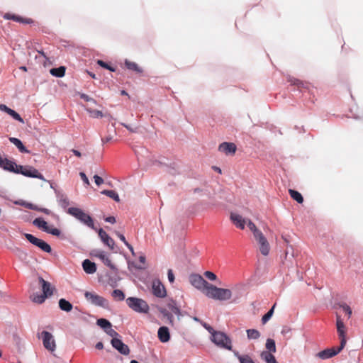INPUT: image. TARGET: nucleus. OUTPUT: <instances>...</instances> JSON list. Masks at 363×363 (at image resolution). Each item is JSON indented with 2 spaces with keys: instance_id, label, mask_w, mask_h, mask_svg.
Wrapping results in <instances>:
<instances>
[{
  "instance_id": "1",
  "label": "nucleus",
  "mask_w": 363,
  "mask_h": 363,
  "mask_svg": "<svg viewBox=\"0 0 363 363\" xmlns=\"http://www.w3.org/2000/svg\"><path fill=\"white\" fill-rule=\"evenodd\" d=\"M67 213L75 218L84 225L94 230H97L94 226L93 218L82 209L77 207H71L67 209Z\"/></svg>"
},
{
  "instance_id": "2",
  "label": "nucleus",
  "mask_w": 363,
  "mask_h": 363,
  "mask_svg": "<svg viewBox=\"0 0 363 363\" xmlns=\"http://www.w3.org/2000/svg\"><path fill=\"white\" fill-rule=\"evenodd\" d=\"M208 298L220 301H228L232 298L233 293L228 289L219 288L213 284L209 286V289L206 292Z\"/></svg>"
},
{
  "instance_id": "3",
  "label": "nucleus",
  "mask_w": 363,
  "mask_h": 363,
  "mask_svg": "<svg viewBox=\"0 0 363 363\" xmlns=\"http://www.w3.org/2000/svg\"><path fill=\"white\" fill-rule=\"evenodd\" d=\"M39 283L42 286L43 294H33L30 296L31 300L37 303H42L45 301L48 296L52 295V289L50 284L45 281L43 277L38 278Z\"/></svg>"
},
{
  "instance_id": "4",
  "label": "nucleus",
  "mask_w": 363,
  "mask_h": 363,
  "mask_svg": "<svg viewBox=\"0 0 363 363\" xmlns=\"http://www.w3.org/2000/svg\"><path fill=\"white\" fill-rule=\"evenodd\" d=\"M211 340L218 347L228 350H232V341L224 333L218 331L211 336Z\"/></svg>"
},
{
  "instance_id": "5",
  "label": "nucleus",
  "mask_w": 363,
  "mask_h": 363,
  "mask_svg": "<svg viewBox=\"0 0 363 363\" xmlns=\"http://www.w3.org/2000/svg\"><path fill=\"white\" fill-rule=\"evenodd\" d=\"M126 303L132 310L137 313H147L150 309L147 302L139 298L129 297L126 299Z\"/></svg>"
},
{
  "instance_id": "6",
  "label": "nucleus",
  "mask_w": 363,
  "mask_h": 363,
  "mask_svg": "<svg viewBox=\"0 0 363 363\" xmlns=\"http://www.w3.org/2000/svg\"><path fill=\"white\" fill-rule=\"evenodd\" d=\"M189 281L191 284L198 290L201 291L206 295V292L209 289L211 284L206 281L201 275L193 274L189 276Z\"/></svg>"
},
{
  "instance_id": "7",
  "label": "nucleus",
  "mask_w": 363,
  "mask_h": 363,
  "mask_svg": "<svg viewBox=\"0 0 363 363\" xmlns=\"http://www.w3.org/2000/svg\"><path fill=\"white\" fill-rule=\"evenodd\" d=\"M24 236L31 244L39 247L43 252L48 253H50L52 252L50 245L44 240L37 238L32 234L29 233H25Z\"/></svg>"
},
{
  "instance_id": "8",
  "label": "nucleus",
  "mask_w": 363,
  "mask_h": 363,
  "mask_svg": "<svg viewBox=\"0 0 363 363\" xmlns=\"http://www.w3.org/2000/svg\"><path fill=\"white\" fill-rule=\"evenodd\" d=\"M84 296L89 303L94 306H101L103 308L108 307L107 300L94 292L86 291L84 293Z\"/></svg>"
},
{
  "instance_id": "9",
  "label": "nucleus",
  "mask_w": 363,
  "mask_h": 363,
  "mask_svg": "<svg viewBox=\"0 0 363 363\" xmlns=\"http://www.w3.org/2000/svg\"><path fill=\"white\" fill-rule=\"evenodd\" d=\"M18 174H23L28 177L38 178L43 181H45L43 175L40 174L35 168L31 166H22L18 167Z\"/></svg>"
},
{
  "instance_id": "10",
  "label": "nucleus",
  "mask_w": 363,
  "mask_h": 363,
  "mask_svg": "<svg viewBox=\"0 0 363 363\" xmlns=\"http://www.w3.org/2000/svg\"><path fill=\"white\" fill-rule=\"evenodd\" d=\"M40 337L44 347L50 352H55L56 350V342L54 336L50 332L44 330L41 333Z\"/></svg>"
},
{
  "instance_id": "11",
  "label": "nucleus",
  "mask_w": 363,
  "mask_h": 363,
  "mask_svg": "<svg viewBox=\"0 0 363 363\" xmlns=\"http://www.w3.org/2000/svg\"><path fill=\"white\" fill-rule=\"evenodd\" d=\"M336 327L340 339V345H341L342 347H345L347 342V328L340 316L338 315H336Z\"/></svg>"
},
{
  "instance_id": "12",
  "label": "nucleus",
  "mask_w": 363,
  "mask_h": 363,
  "mask_svg": "<svg viewBox=\"0 0 363 363\" xmlns=\"http://www.w3.org/2000/svg\"><path fill=\"white\" fill-rule=\"evenodd\" d=\"M344 347L340 345L336 347L327 348L317 353L316 356L321 359H328L339 354Z\"/></svg>"
},
{
  "instance_id": "13",
  "label": "nucleus",
  "mask_w": 363,
  "mask_h": 363,
  "mask_svg": "<svg viewBox=\"0 0 363 363\" xmlns=\"http://www.w3.org/2000/svg\"><path fill=\"white\" fill-rule=\"evenodd\" d=\"M152 294L159 298H163L167 295L164 285L158 279H155L152 281Z\"/></svg>"
},
{
  "instance_id": "14",
  "label": "nucleus",
  "mask_w": 363,
  "mask_h": 363,
  "mask_svg": "<svg viewBox=\"0 0 363 363\" xmlns=\"http://www.w3.org/2000/svg\"><path fill=\"white\" fill-rule=\"evenodd\" d=\"M111 343L116 350L123 355H128L130 353L128 346L124 344L121 340L118 338H112Z\"/></svg>"
},
{
  "instance_id": "15",
  "label": "nucleus",
  "mask_w": 363,
  "mask_h": 363,
  "mask_svg": "<svg viewBox=\"0 0 363 363\" xmlns=\"http://www.w3.org/2000/svg\"><path fill=\"white\" fill-rule=\"evenodd\" d=\"M230 220L238 228L241 230L245 229V225H247V222L250 220V219L244 218L241 215L235 213H230Z\"/></svg>"
},
{
  "instance_id": "16",
  "label": "nucleus",
  "mask_w": 363,
  "mask_h": 363,
  "mask_svg": "<svg viewBox=\"0 0 363 363\" xmlns=\"http://www.w3.org/2000/svg\"><path fill=\"white\" fill-rule=\"evenodd\" d=\"M91 255L99 258L104 264L113 270H116V266L111 262V259L106 256V253L101 250H95Z\"/></svg>"
},
{
  "instance_id": "17",
  "label": "nucleus",
  "mask_w": 363,
  "mask_h": 363,
  "mask_svg": "<svg viewBox=\"0 0 363 363\" xmlns=\"http://www.w3.org/2000/svg\"><path fill=\"white\" fill-rule=\"evenodd\" d=\"M247 227L253 233L254 238L258 244L267 240L263 233L256 227V225H255L254 223L252 222V220H249L247 222Z\"/></svg>"
},
{
  "instance_id": "18",
  "label": "nucleus",
  "mask_w": 363,
  "mask_h": 363,
  "mask_svg": "<svg viewBox=\"0 0 363 363\" xmlns=\"http://www.w3.org/2000/svg\"><path fill=\"white\" fill-rule=\"evenodd\" d=\"M1 164L0 165V167L3 168L5 170L9 171L11 172H13L16 174H18V167L20 165H18L16 164V162L9 160L6 158L3 159L2 158V162H1Z\"/></svg>"
},
{
  "instance_id": "19",
  "label": "nucleus",
  "mask_w": 363,
  "mask_h": 363,
  "mask_svg": "<svg viewBox=\"0 0 363 363\" xmlns=\"http://www.w3.org/2000/svg\"><path fill=\"white\" fill-rule=\"evenodd\" d=\"M99 236L104 245L108 246L111 250L114 249V240L102 229L98 230Z\"/></svg>"
},
{
  "instance_id": "20",
  "label": "nucleus",
  "mask_w": 363,
  "mask_h": 363,
  "mask_svg": "<svg viewBox=\"0 0 363 363\" xmlns=\"http://www.w3.org/2000/svg\"><path fill=\"white\" fill-rule=\"evenodd\" d=\"M218 150L225 155H233L236 152L237 147L233 143L224 142L219 145Z\"/></svg>"
},
{
  "instance_id": "21",
  "label": "nucleus",
  "mask_w": 363,
  "mask_h": 363,
  "mask_svg": "<svg viewBox=\"0 0 363 363\" xmlns=\"http://www.w3.org/2000/svg\"><path fill=\"white\" fill-rule=\"evenodd\" d=\"M0 111L6 112L7 114L11 116L13 119L19 121L20 123H24V121L21 118V116L14 110L9 108L5 104H0Z\"/></svg>"
},
{
  "instance_id": "22",
  "label": "nucleus",
  "mask_w": 363,
  "mask_h": 363,
  "mask_svg": "<svg viewBox=\"0 0 363 363\" xmlns=\"http://www.w3.org/2000/svg\"><path fill=\"white\" fill-rule=\"evenodd\" d=\"M157 336L160 342H167L170 340V333L166 326H162L158 329Z\"/></svg>"
},
{
  "instance_id": "23",
  "label": "nucleus",
  "mask_w": 363,
  "mask_h": 363,
  "mask_svg": "<svg viewBox=\"0 0 363 363\" xmlns=\"http://www.w3.org/2000/svg\"><path fill=\"white\" fill-rule=\"evenodd\" d=\"M57 201L59 203V205L63 208H66L69 205V201L67 196L60 191H55Z\"/></svg>"
},
{
  "instance_id": "24",
  "label": "nucleus",
  "mask_w": 363,
  "mask_h": 363,
  "mask_svg": "<svg viewBox=\"0 0 363 363\" xmlns=\"http://www.w3.org/2000/svg\"><path fill=\"white\" fill-rule=\"evenodd\" d=\"M82 267L84 272L87 274H94L96 271V266L94 262H91L89 259H85L82 262Z\"/></svg>"
},
{
  "instance_id": "25",
  "label": "nucleus",
  "mask_w": 363,
  "mask_h": 363,
  "mask_svg": "<svg viewBox=\"0 0 363 363\" xmlns=\"http://www.w3.org/2000/svg\"><path fill=\"white\" fill-rule=\"evenodd\" d=\"M9 141L13 143L21 152L23 153H28L29 151L27 150V148L24 146L23 143L18 138L10 137Z\"/></svg>"
},
{
  "instance_id": "26",
  "label": "nucleus",
  "mask_w": 363,
  "mask_h": 363,
  "mask_svg": "<svg viewBox=\"0 0 363 363\" xmlns=\"http://www.w3.org/2000/svg\"><path fill=\"white\" fill-rule=\"evenodd\" d=\"M260 357L262 359H263L266 363H279L275 357L272 354V353H270L267 351H263Z\"/></svg>"
},
{
  "instance_id": "27",
  "label": "nucleus",
  "mask_w": 363,
  "mask_h": 363,
  "mask_svg": "<svg viewBox=\"0 0 363 363\" xmlns=\"http://www.w3.org/2000/svg\"><path fill=\"white\" fill-rule=\"evenodd\" d=\"M59 307L62 311L65 312H69L73 308L72 304L65 298L60 299Z\"/></svg>"
},
{
  "instance_id": "28",
  "label": "nucleus",
  "mask_w": 363,
  "mask_h": 363,
  "mask_svg": "<svg viewBox=\"0 0 363 363\" xmlns=\"http://www.w3.org/2000/svg\"><path fill=\"white\" fill-rule=\"evenodd\" d=\"M234 355L238 359L240 363H255L247 354L241 355L238 351H233Z\"/></svg>"
},
{
  "instance_id": "29",
  "label": "nucleus",
  "mask_w": 363,
  "mask_h": 363,
  "mask_svg": "<svg viewBox=\"0 0 363 363\" xmlns=\"http://www.w3.org/2000/svg\"><path fill=\"white\" fill-rule=\"evenodd\" d=\"M33 225L36 227H38V228H40L42 229L43 231H46L47 228H48V225L46 221H45L43 218H35L33 222Z\"/></svg>"
},
{
  "instance_id": "30",
  "label": "nucleus",
  "mask_w": 363,
  "mask_h": 363,
  "mask_svg": "<svg viewBox=\"0 0 363 363\" xmlns=\"http://www.w3.org/2000/svg\"><path fill=\"white\" fill-rule=\"evenodd\" d=\"M50 72L52 76L56 77H62L65 74V67L60 66L57 68H52L50 69Z\"/></svg>"
},
{
  "instance_id": "31",
  "label": "nucleus",
  "mask_w": 363,
  "mask_h": 363,
  "mask_svg": "<svg viewBox=\"0 0 363 363\" xmlns=\"http://www.w3.org/2000/svg\"><path fill=\"white\" fill-rule=\"evenodd\" d=\"M167 307L179 318V317L182 315L181 311L179 308L177 306V303L174 301H169V303H167Z\"/></svg>"
},
{
  "instance_id": "32",
  "label": "nucleus",
  "mask_w": 363,
  "mask_h": 363,
  "mask_svg": "<svg viewBox=\"0 0 363 363\" xmlns=\"http://www.w3.org/2000/svg\"><path fill=\"white\" fill-rule=\"evenodd\" d=\"M289 193L291 197L296 201L298 203H302L303 201V198L302 195L297 191L294 189H289Z\"/></svg>"
},
{
  "instance_id": "33",
  "label": "nucleus",
  "mask_w": 363,
  "mask_h": 363,
  "mask_svg": "<svg viewBox=\"0 0 363 363\" xmlns=\"http://www.w3.org/2000/svg\"><path fill=\"white\" fill-rule=\"evenodd\" d=\"M259 248L261 253L263 255L267 256L269 254V249H270L269 244L267 240H265V241L259 243Z\"/></svg>"
},
{
  "instance_id": "34",
  "label": "nucleus",
  "mask_w": 363,
  "mask_h": 363,
  "mask_svg": "<svg viewBox=\"0 0 363 363\" xmlns=\"http://www.w3.org/2000/svg\"><path fill=\"white\" fill-rule=\"evenodd\" d=\"M12 252L21 260L26 259L27 258L26 252L19 247L13 248Z\"/></svg>"
},
{
  "instance_id": "35",
  "label": "nucleus",
  "mask_w": 363,
  "mask_h": 363,
  "mask_svg": "<svg viewBox=\"0 0 363 363\" xmlns=\"http://www.w3.org/2000/svg\"><path fill=\"white\" fill-rule=\"evenodd\" d=\"M86 111L89 113V116L94 118H100L104 116L103 113L99 110L87 107L86 108Z\"/></svg>"
},
{
  "instance_id": "36",
  "label": "nucleus",
  "mask_w": 363,
  "mask_h": 363,
  "mask_svg": "<svg viewBox=\"0 0 363 363\" xmlns=\"http://www.w3.org/2000/svg\"><path fill=\"white\" fill-rule=\"evenodd\" d=\"M246 333L247 338L250 340H257L260 337L259 332L255 329H248Z\"/></svg>"
},
{
  "instance_id": "37",
  "label": "nucleus",
  "mask_w": 363,
  "mask_h": 363,
  "mask_svg": "<svg viewBox=\"0 0 363 363\" xmlns=\"http://www.w3.org/2000/svg\"><path fill=\"white\" fill-rule=\"evenodd\" d=\"M101 194L113 199L116 202L120 201L118 194L116 193V191L113 190H104L103 191H101Z\"/></svg>"
},
{
  "instance_id": "38",
  "label": "nucleus",
  "mask_w": 363,
  "mask_h": 363,
  "mask_svg": "<svg viewBox=\"0 0 363 363\" xmlns=\"http://www.w3.org/2000/svg\"><path fill=\"white\" fill-rule=\"evenodd\" d=\"M97 325L101 328L104 332L110 327L112 326L111 323L106 319L100 318L96 321Z\"/></svg>"
},
{
  "instance_id": "39",
  "label": "nucleus",
  "mask_w": 363,
  "mask_h": 363,
  "mask_svg": "<svg viewBox=\"0 0 363 363\" xmlns=\"http://www.w3.org/2000/svg\"><path fill=\"white\" fill-rule=\"evenodd\" d=\"M265 347H266L267 350H268L267 352H269L270 353H274L276 352L275 342L272 339L269 338L267 340Z\"/></svg>"
},
{
  "instance_id": "40",
  "label": "nucleus",
  "mask_w": 363,
  "mask_h": 363,
  "mask_svg": "<svg viewBox=\"0 0 363 363\" xmlns=\"http://www.w3.org/2000/svg\"><path fill=\"white\" fill-rule=\"evenodd\" d=\"M125 65L128 69L134 70L138 73L142 72V69L138 66V65L136 63H135L133 62H130L128 60H125Z\"/></svg>"
},
{
  "instance_id": "41",
  "label": "nucleus",
  "mask_w": 363,
  "mask_h": 363,
  "mask_svg": "<svg viewBox=\"0 0 363 363\" xmlns=\"http://www.w3.org/2000/svg\"><path fill=\"white\" fill-rule=\"evenodd\" d=\"M113 298L116 301H123L125 298L124 293L120 289H115L112 292Z\"/></svg>"
},
{
  "instance_id": "42",
  "label": "nucleus",
  "mask_w": 363,
  "mask_h": 363,
  "mask_svg": "<svg viewBox=\"0 0 363 363\" xmlns=\"http://www.w3.org/2000/svg\"><path fill=\"white\" fill-rule=\"evenodd\" d=\"M275 306L276 305L274 304L272 307V308L265 315H263V317L262 318V322L263 324H265L272 318V316L274 313V310Z\"/></svg>"
},
{
  "instance_id": "43",
  "label": "nucleus",
  "mask_w": 363,
  "mask_h": 363,
  "mask_svg": "<svg viewBox=\"0 0 363 363\" xmlns=\"http://www.w3.org/2000/svg\"><path fill=\"white\" fill-rule=\"evenodd\" d=\"M159 311L165 317L167 318V319L169 320V323L171 325L173 324V315L172 313H169L166 309L164 308H160L159 309Z\"/></svg>"
},
{
  "instance_id": "44",
  "label": "nucleus",
  "mask_w": 363,
  "mask_h": 363,
  "mask_svg": "<svg viewBox=\"0 0 363 363\" xmlns=\"http://www.w3.org/2000/svg\"><path fill=\"white\" fill-rule=\"evenodd\" d=\"M46 233H50L52 235H55V236H60L61 235V232L59 229L57 228H51L50 226H48V228H47Z\"/></svg>"
},
{
  "instance_id": "45",
  "label": "nucleus",
  "mask_w": 363,
  "mask_h": 363,
  "mask_svg": "<svg viewBox=\"0 0 363 363\" xmlns=\"http://www.w3.org/2000/svg\"><path fill=\"white\" fill-rule=\"evenodd\" d=\"M105 333L113 338H117L118 336V333L112 328V326H110Z\"/></svg>"
},
{
  "instance_id": "46",
  "label": "nucleus",
  "mask_w": 363,
  "mask_h": 363,
  "mask_svg": "<svg viewBox=\"0 0 363 363\" xmlns=\"http://www.w3.org/2000/svg\"><path fill=\"white\" fill-rule=\"evenodd\" d=\"M204 276L211 281H215L217 279L216 275L210 271H206L204 272Z\"/></svg>"
},
{
  "instance_id": "47",
  "label": "nucleus",
  "mask_w": 363,
  "mask_h": 363,
  "mask_svg": "<svg viewBox=\"0 0 363 363\" xmlns=\"http://www.w3.org/2000/svg\"><path fill=\"white\" fill-rule=\"evenodd\" d=\"M4 18H6L7 19H13V21H17V22H23V20L20 16L11 15L9 13H6L4 16Z\"/></svg>"
},
{
  "instance_id": "48",
  "label": "nucleus",
  "mask_w": 363,
  "mask_h": 363,
  "mask_svg": "<svg viewBox=\"0 0 363 363\" xmlns=\"http://www.w3.org/2000/svg\"><path fill=\"white\" fill-rule=\"evenodd\" d=\"M340 307L347 314L348 318H350V316L352 315V309H351V308L348 305H347V304H342V305L340 306Z\"/></svg>"
},
{
  "instance_id": "49",
  "label": "nucleus",
  "mask_w": 363,
  "mask_h": 363,
  "mask_svg": "<svg viewBox=\"0 0 363 363\" xmlns=\"http://www.w3.org/2000/svg\"><path fill=\"white\" fill-rule=\"evenodd\" d=\"M97 63L104 68H106L110 71L114 72L115 69L109 66L107 63L102 60H98Z\"/></svg>"
},
{
  "instance_id": "50",
  "label": "nucleus",
  "mask_w": 363,
  "mask_h": 363,
  "mask_svg": "<svg viewBox=\"0 0 363 363\" xmlns=\"http://www.w3.org/2000/svg\"><path fill=\"white\" fill-rule=\"evenodd\" d=\"M23 206L29 209L37 211L38 206L31 203H24Z\"/></svg>"
},
{
  "instance_id": "51",
  "label": "nucleus",
  "mask_w": 363,
  "mask_h": 363,
  "mask_svg": "<svg viewBox=\"0 0 363 363\" xmlns=\"http://www.w3.org/2000/svg\"><path fill=\"white\" fill-rule=\"evenodd\" d=\"M94 182L97 186H100L101 184H102L104 183V179L98 175H94Z\"/></svg>"
},
{
  "instance_id": "52",
  "label": "nucleus",
  "mask_w": 363,
  "mask_h": 363,
  "mask_svg": "<svg viewBox=\"0 0 363 363\" xmlns=\"http://www.w3.org/2000/svg\"><path fill=\"white\" fill-rule=\"evenodd\" d=\"M168 280L170 283H173L174 281V275L172 269H169L167 272Z\"/></svg>"
},
{
  "instance_id": "53",
  "label": "nucleus",
  "mask_w": 363,
  "mask_h": 363,
  "mask_svg": "<svg viewBox=\"0 0 363 363\" xmlns=\"http://www.w3.org/2000/svg\"><path fill=\"white\" fill-rule=\"evenodd\" d=\"M292 84H294V85H296L298 86H301L303 85V82H301L300 80L298 79H290L289 80Z\"/></svg>"
},
{
  "instance_id": "54",
  "label": "nucleus",
  "mask_w": 363,
  "mask_h": 363,
  "mask_svg": "<svg viewBox=\"0 0 363 363\" xmlns=\"http://www.w3.org/2000/svg\"><path fill=\"white\" fill-rule=\"evenodd\" d=\"M116 235L118 237V238L126 245H128V242L125 238V236L123 234H121L118 232L116 233Z\"/></svg>"
},
{
  "instance_id": "55",
  "label": "nucleus",
  "mask_w": 363,
  "mask_h": 363,
  "mask_svg": "<svg viewBox=\"0 0 363 363\" xmlns=\"http://www.w3.org/2000/svg\"><path fill=\"white\" fill-rule=\"evenodd\" d=\"M79 175H80L82 179L83 180V182L85 184H86L87 185H89V181L86 175L84 172H80Z\"/></svg>"
},
{
  "instance_id": "56",
  "label": "nucleus",
  "mask_w": 363,
  "mask_h": 363,
  "mask_svg": "<svg viewBox=\"0 0 363 363\" xmlns=\"http://www.w3.org/2000/svg\"><path fill=\"white\" fill-rule=\"evenodd\" d=\"M80 98L84 99L86 101H93V98L89 97L88 95L85 94H79Z\"/></svg>"
},
{
  "instance_id": "57",
  "label": "nucleus",
  "mask_w": 363,
  "mask_h": 363,
  "mask_svg": "<svg viewBox=\"0 0 363 363\" xmlns=\"http://www.w3.org/2000/svg\"><path fill=\"white\" fill-rule=\"evenodd\" d=\"M38 211H40V212H43L45 214H48V215H50L52 213V212L48 209V208H40L38 207V209H37Z\"/></svg>"
},
{
  "instance_id": "58",
  "label": "nucleus",
  "mask_w": 363,
  "mask_h": 363,
  "mask_svg": "<svg viewBox=\"0 0 363 363\" xmlns=\"http://www.w3.org/2000/svg\"><path fill=\"white\" fill-rule=\"evenodd\" d=\"M206 330H208V332L211 334V336H213V334L218 332L215 330L211 325L206 327Z\"/></svg>"
},
{
  "instance_id": "59",
  "label": "nucleus",
  "mask_w": 363,
  "mask_h": 363,
  "mask_svg": "<svg viewBox=\"0 0 363 363\" xmlns=\"http://www.w3.org/2000/svg\"><path fill=\"white\" fill-rule=\"evenodd\" d=\"M121 125L125 127V128H127L129 131L130 132H133V133H135L136 132V129H134V128H132L130 125H128V124H125V123H122Z\"/></svg>"
},
{
  "instance_id": "60",
  "label": "nucleus",
  "mask_w": 363,
  "mask_h": 363,
  "mask_svg": "<svg viewBox=\"0 0 363 363\" xmlns=\"http://www.w3.org/2000/svg\"><path fill=\"white\" fill-rule=\"evenodd\" d=\"M105 220L108 223H116V218L113 216H109L105 218Z\"/></svg>"
},
{
  "instance_id": "61",
  "label": "nucleus",
  "mask_w": 363,
  "mask_h": 363,
  "mask_svg": "<svg viewBox=\"0 0 363 363\" xmlns=\"http://www.w3.org/2000/svg\"><path fill=\"white\" fill-rule=\"evenodd\" d=\"M112 140V136L108 135L104 138H101L102 143H108Z\"/></svg>"
},
{
  "instance_id": "62",
  "label": "nucleus",
  "mask_w": 363,
  "mask_h": 363,
  "mask_svg": "<svg viewBox=\"0 0 363 363\" xmlns=\"http://www.w3.org/2000/svg\"><path fill=\"white\" fill-rule=\"evenodd\" d=\"M125 246L129 249V250L130 251L131 254L133 256H135V253L134 252V249H133V246L131 245H130L129 243H128V245H126Z\"/></svg>"
},
{
  "instance_id": "63",
  "label": "nucleus",
  "mask_w": 363,
  "mask_h": 363,
  "mask_svg": "<svg viewBox=\"0 0 363 363\" xmlns=\"http://www.w3.org/2000/svg\"><path fill=\"white\" fill-rule=\"evenodd\" d=\"M104 347V345L101 342H99L96 345V348L98 350H102Z\"/></svg>"
},
{
  "instance_id": "64",
  "label": "nucleus",
  "mask_w": 363,
  "mask_h": 363,
  "mask_svg": "<svg viewBox=\"0 0 363 363\" xmlns=\"http://www.w3.org/2000/svg\"><path fill=\"white\" fill-rule=\"evenodd\" d=\"M290 332V329L289 328H283V330H281V333L283 335H286L287 333H289Z\"/></svg>"
}]
</instances>
